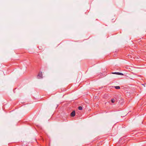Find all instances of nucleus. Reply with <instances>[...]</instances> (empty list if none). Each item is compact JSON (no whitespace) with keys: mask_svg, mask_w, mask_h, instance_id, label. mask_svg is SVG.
I'll return each mask as SVG.
<instances>
[{"mask_svg":"<svg viewBox=\"0 0 146 146\" xmlns=\"http://www.w3.org/2000/svg\"><path fill=\"white\" fill-rule=\"evenodd\" d=\"M38 78V79L42 78V72H40L37 76Z\"/></svg>","mask_w":146,"mask_h":146,"instance_id":"obj_1","label":"nucleus"},{"mask_svg":"<svg viewBox=\"0 0 146 146\" xmlns=\"http://www.w3.org/2000/svg\"><path fill=\"white\" fill-rule=\"evenodd\" d=\"M112 74H116L121 75H123V73H121V72H112Z\"/></svg>","mask_w":146,"mask_h":146,"instance_id":"obj_2","label":"nucleus"},{"mask_svg":"<svg viewBox=\"0 0 146 146\" xmlns=\"http://www.w3.org/2000/svg\"><path fill=\"white\" fill-rule=\"evenodd\" d=\"M75 112L74 111H73L71 113L70 115L72 117H74L75 115Z\"/></svg>","mask_w":146,"mask_h":146,"instance_id":"obj_3","label":"nucleus"},{"mask_svg":"<svg viewBox=\"0 0 146 146\" xmlns=\"http://www.w3.org/2000/svg\"><path fill=\"white\" fill-rule=\"evenodd\" d=\"M115 88L116 89H119L120 88L119 86H115Z\"/></svg>","mask_w":146,"mask_h":146,"instance_id":"obj_4","label":"nucleus"},{"mask_svg":"<svg viewBox=\"0 0 146 146\" xmlns=\"http://www.w3.org/2000/svg\"><path fill=\"white\" fill-rule=\"evenodd\" d=\"M82 108L81 106H79L78 107V109L80 110H82Z\"/></svg>","mask_w":146,"mask_h":146,"instance_id":"obj_5","label":"nucleus"},{"mask_svg":"<svg viewBox=\"0 0 146 146\" xmlns=\"http://www.w3.org/2000/svg\"><path fill=\"white\" fill-rule=\"evenodd\" d=\"M115 100L114 99H112L111 100V102L112 103H113L115 102Z\"/></svg>","mask_w":146,"mask_h":146,"instance_id":"obj_6","label":"nucleus"}]
</instances>
